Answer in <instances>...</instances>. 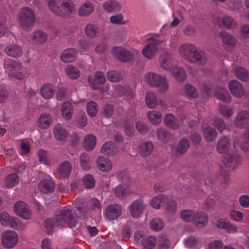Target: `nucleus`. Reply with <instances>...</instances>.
<instances>
[{
  "label": "nucleus",
  "instance_id": "nucleus-1",
  "mask_svg": "<svg viewBox=\"0 0 249 249\" xmlns=\"http://www.w3.org/2000/svg\"><path fill=\"white\" fill-rule=\"evenodd\" d=\"M145 79L149 85L158 87L160 93H164L169 89V84L165 76L154 72H149L146 75Z\"/></svg>",
  "mask_w": 249,
  "mask_h": 249
},
{
  "label": "nucleus",
  "instance_id": "nucleus-2",
  "mask_svg": "<svg viewBox=\"0 0 249 249\" xmlns=\"http://www.w3.org/2000/svg\"><path fill=\"white\" fill-rule=\"evenodd\" d=\"M56 221L60 229L66 226L71 228L75 226L76 218L71 209H64L59 211L56 214Z\"/></svg>",
  "mask_w": 249,
  "mask_h": 249
},
{
  "label": "nucleus",
  "instance_id": "nucleus-3",
  "mask_svg": "<svg viewBox=\"0 0 249 249\" xmlns=\"http://www.w3.org/2000/svg\"><path fill=\"white\" fill-rule=\"evenodd\" d=\"M48 6L54 13L58 12L60 7L68 14H73L76 11L75 5L71 0H51Z\"/></svg>",
  "mask_w": 249,
  "mask_h": 249
},
{
  "label": "nucleus",
  "instance_id": "nucleus-4",
  "mask_svg": "<svg viewBox=\"0 0 249 249\" xmlns=\"http://www.w3.org/2000/svg\"><path fill=\"white\" fill-rule=\"evenodd\" d=\"M150 42L142 51L143 55L148 59H151L158 50L159 47L165 42L164 40H158L153 37L149 39Z\"/></svg>",
  "mask_w": 249,
  "mask_h": 249
},
{
  "label": "nucleus",
  "instance_id": "nucleus-5",
  "mask_svg": "<svg viewBox=\"0 0 249 249\" xmlns=\"http://www.w3.org/2000/svg\"><path fill=\"white\" fill-rule=\"evenodd\" d=\"M111 53L114 57L122 62H127L133 60L134 54L129 51L121 46L112 48Z\"/></svg>",
  "mask_w": 249,
  "mask_h": 249
},
{
  "label": "nucleus",
  "instance_id": "nucleus-6",
  "mask_svg": "<svg viewBox=\"0 0 249 249\" xmlns=\"http://www.w3.org/2000/svg\"><path fill=\"white\" fill-rule=\"evenodd\" d=\"M102 209V205L99 201L97 199L93 198L89 200L86 204L83 207H77V209L79 212V214L81 216L85 217L87 213L90 211H95L97 210H101Z\"/></svg>",
  "mask_w": 249,
  "mask_h": 249
},
{
  "label": "nucleus",
  "instance_id": "nucleus-7",
  "mask_svg": "<svg viewBox=\"0 0 249 249\" xmlns=\"http://www.w3.org/2000/svg\"><path fill=\"white\" fill-rule=\"evenodd\" d=\"M18 237L16 232L13 231H7L1 236L2 245L7 249L14 247L17 243Z\"/></svg>",
  "mask_w": 249,
  "mask_h": 249
},
{
  "label": "nucleus",
  "instance_id": "nucleus-8",
  "mask_svg": "<svg viewBox=\"0 0 249 249\" xmlns=\"http://www.w3.org/2000/svg\"><path fill=\"white\" fill-rule=\"evenodd\" d=\"M87 80L91 88L96 90L105 83L106 77L103 72L99 71L95 73L94 76H89Z\"/></svg>",
  "mask_w": 249,
  "mask_h": 249
},
{
  "label": "nucleus",
  "instance_id": "nucleus-9",
  "mask_svg": "<svg viewBox=\"0 0 249 249\" xmlns=\"http://www.w3.org/2000/svg\"><path fill=\"white\" fill-rule=\"evenodd\" d=\"M143 201L138 199L134 201L129 207L131 216L134 218H139L142 214L145 207Z\"/></svg>",
  "mask_w": 249,
  "mask_h": 249
},
{
  "label": "nucleus",
  "instance_id": "nucleus-10",
  "mask_svg": "<svg viewBox=\"0 0 249 249\" xmlns=\"http://www.w3.org/2000/svg\"><path fill=\"white\" fill-rule=\"evenodd\" d=\"M222 160L226 168L229 167L234 169L236 165L241 163L242 160L238 153L234 152L227 155Z\"/></svg>",
  "mask_w": 249,
  "mask_h": 249
},
{
  "label": "nucleus",
  "instance_id": "nucleus-11",
  "mask_svg": "<svg viewBox=\"0 0 249 249\" xmlns=\"http://www.w3.org/2000/svg\"><path fill=\"white\" fill-rule=\"evenodd\" d=\"M15 213L25 219H29L31 217L30 210L23 201L16 202L14 207Z\"/></svg>",
  "mask_w": 249,
  "mask_h": 249
},
{
  "label": "nucleus",
  "instance_id": "nucleus-12",
  "mask_svg": "<svg viewBox=\"0 0 249 249\" xmlns=\"http://www.w3.org/2000/svg\"><path fill=\"white\" fill-rule=\"evenodd\" d=\"M122 213V206L119 204H114L107 206L105 211V215L109 220H114L118 218Z\"/></svg>",
  "mask_w": 249,
  "mask_h": 249
},
{
  "label": "nucleus",
  "instance_id": "nucleus-13",
  "mask_svg": "<svg viewBox=\"0 0 249 249\" xmlns=\"http://www.w3.org/2000/svg\"><path fill=\"white\" fill-rule=\"evenodd\" d=\"M195 45L191 43H185L181 45L179 49V54L188 61L191 60L192 56L196 51Z\"/></svg>",
  "mask_w": 249,
  "mask_h": 249
},
{
  "label": "nucleus",
  "instance_id": "nucleus-14",
  "mask_svg": "<svg viewBox=\"0 0 249 249\" xmlns=\"http://www.w3.org/2000/svg\"><path fill=\"white\" fill-rule=\"evenodd\" d=\"M231 92L235 97L241 98L245 92L244 87L242 84L236 80L231 81L229 84Z\"/></svg>",
  "mask_w": 249,
  "mask_h": 249
},
{
  "label": "nucleus",
  "instance_id": "nucleus-15",
  "mask_svg": "<svg viewBox=\"0 0 249 249\" xmlns=\"http://www.w3.org/2000/svg\"><path fill=\"white\" fill-rule=\"evenodd\" d=\"M53 133L55 138L59 141L65 142L69 136L66 128L60 124H57L53 128Z\"/></svg>",
  "mask_w": 249,
  "mask_h": 249
},
{
  "label": "nucleus",
  "instance_id": "nucleus-16",
  "mask_svg": "<svg viewBox=\"0 0 249 249\" xmlns=\"http://www.w3.org/2000/svg\"><path fill=\"white\" fill-rule=\"evenodd\" d=\"M103 7L105 11L110 14L121 10V4L116 0H107L103 3Z\"/></svg>",
  "mask_w": 249,
  "mask_h": 249
},
{
  "label": "nucleus",
  "instance_id": "nucleus-17",
  "mask_svg": "<svg viewBox=\"0 0 249 249\" xmlns=\"http://www.w3.org/2000/svg\"><path fill=\"white\" fill-rule=\"evenodd\" d=\"M189 62L192 63H198L199 65H203L208 61V56L206 53L196 48L193 55Z\"/></svg>",
  "mask_w": 249,
  "mask_h": 249
},
{
  "label": "nucleus",
  "instance_id": "nucleus-18",
  "mask_svg": "<svg viewBox=\"0 0 249 249\" xmlns=\"http://www.w3.org/2000/svg\"><path fill=\"white\" fill-rule=\"evenodd\" d=\"M53 123L52 116L48 113L41 114L37 120V125L41 129H46L50 127Z\"/></svg>",
  "mask_w": 249,
  "mask_h": 249
},
{
  "label": "nucleus",
  "instance_id": "nucleus-19",
  "mask_svg": "<svg viewBox=\"0 0 249 249\" xmlns=\"http://www.w3.org/2000/svg\"><path fill=\"white\" fill-rule=\"evenodd\" d=\"M249 124V112L247 111L240 112L234 121L235 125L240 128L245 127Z\"/></svg>",
  "mask_w": 249,
  "mask_h": 249
},
{
  "label": "nucleus",
  "instance_id": "nucleus-20",
  "mask_svg": "<svg viewBox=\"0 0 249 249\" xmlns=\"http://www.w3.org/2000/svg\"><path fill=\"white\" fill-rule=\"evenodd\" d=\"M215 22L219 26H224L228 29H233L237 26L236 22L231 17H223L221 19L217 17Z\"/></svg>",
  "mask_w": 249,
  "mask_h": 249
},
{
  "label": "nucleus",
  "instance_id": "nucleus-21",
  "mask_svg": "<svg viewBox=\"0 0 249 249\" xmlns=\"http://www.w3.org/2000/svg\"><path fill=\"white\" fill-rule=\"evenodd\" d=\"M77 52L74 48H69L65 50L60 55L61 60L64 63H70L74 60Z\"/></svg>",
  "mask_w": 249,
  "mask_h": 249
},
{
  "label": "nucleus",
  "instance_id": "nucleus-22",
  "mask_svg": "<svg viewBox=\"0 0 249 249\" xmlns=\"http://www.w3.org/2000/svg\"><path fill=\"white\" fill-rule=\"evenodd\" d=\"M164 122L166 126L174 130H177L180 127L178 119L172 114H167L164 118Z\"/></svg>",
  "mask_w": 249,
  "mask_h": 249
},
{
  "label": "nucleus",
  "instance_id": "nucleus-23",
  "mask_svg": "<svg viewBox=\"0 0 249 249\" xmlns=\"http://www.w3.org/2000/svg\"><path fill=\"white\" fill-rule=\"evenodd\" d=\"M54 187V182L50 179H44L41 181L38 186L40 191L44 194H49L53 192Z\"/></svg>",
  "mask_w": 249,
  "mask_h": 249
},
{
  "label": "nucleus",
  "instance_id": "nucleus-24",
  "mask_svg": "<svg viewBox=\"0 0 249 249\" xmlns=\"http://www.w3.org/2000/svg\"><path fill=\"white\" fill-rule=\"evenodd\" d=\"M118 151V147L111 142H105L101 149V152L106 155L113 156L116 155Z\"/></svg>",
  "mask_w": 249,
  "mask_h": 249
},
{
  "label": "nucleus",
  "instance_id": "nucleus-25",
  "mask_svg": "<svg viewBox=\"0 0 249 249\" xmlns=\"http://www.w3.org/2000/svg\"><path fill=\"white\" fill-rule=\"evenodd\" d=\"M36 21V17H19L18 22L20 27L24 30L32 28Z\"/></svg>",
  "mask_w": 249,
  "mask_h": 249
},
{
  "label": "nucleus",
  "instance_id": "nucleus-26",
  "mask_svg": "<svg viewBox=\"0 0 249 249\" xmlns=\"http://www.w3.org/2000/svg\"><path fill=\"white\" fill-rule=\"evenodd\" d=\"M97 164L100 171L107 172L110 171L112 167V163L110 160L105 157L100 156L98 157Z\"/></svg>",
  "mask_w": 249,
  "mask_h": 249
},
{
  "label": "nucleus",
  "instance_id": "nucleus-27",
  "mask_svg": "<svg viewBox=\"0 0 249 249\" xmlns=\"http://www.w3.org/2000/svg\"><path fill=\"white\" fill-rule=\"evenodd\" d=\"M62 117L67 120H70L72 116L73 110L72 105L70 102L63 103L61 108Z\"/></svg>",
  "mask_w": 249,
  "mask_h": 249
},
{
  "label": "nucleus",
  "instance_id": "nucleus-28",
  "mask_svg": "<svg viewBox=\"0 0 249 249\" xmlns=\"http://www.w3.org/2000/svg\"><path fill=\"white\" fill-rule=\"evenodd\" d=\"M194 221L197 228H203L206 225L208 221L207 215L204 213H195Z\"/></svg>",
  "mask_w": 249,
  "mask_h": 249
},
{
  "label": "nucleus",
  "instance_id": "nucleus-29",
  "mask_svg": "<svg viewBox=\"0 0 249 249\" xmlns=\"http://www.w3.org/2000/svg\"><path fill=\"white\" fill-rule=\"evenodd\" d=\"M40 93L44 98L49 99L54 94V87L51 84H44L40 89Z\"/></svg>",
  "mask_w": 249,
  "mask_h": 249
},
{
  "label": "nucleus",
  "instance_id": "nucleus-30",
  "mask_svg": "<svg viewBox=\"0 0 249 249\" xmlns=\"http://www.w3.org/2000/svg\"><path fill=\"white\" fill-rule=\"evenodd\" d=\"M231 145V142L229 139L223 136L220 138L217 144V150L218 152L224 153L226 152L229 148Z\"/></svg>",
  "mask_w": 249,
  "mask_h": 249
},
{
  "label": "nucleus",
  "instance_id": "nucleus-31",
  "mask_svg": "<svg viewBox=\"0 0 249 249\" xmlns=\"http://www.w3.org/2000/svg\"><path fill=\"white\" fill-rule=\"evenodd\" d=\"M190 147V142L187 139H182L178 144L177 148L172 147L173 152H176L180 155L185 154Z\"/></svg>",
  "mask_w": 249,
  "mask_h": 249
},
{
  "label": "nucleus",
  "instance_id": "nucleus-32",
  "mask_svg": "<svg viewBox=\"0 0 249 249\" xmlns=\"http://www.w3.org/2000/svg\"><path fill=\"white\" fill-rule=\"evenodd\" d=\"M32 38L35 43L42 44L46 41L47 35L43 31L37 30L33 33Z\"/></svg>",
  "mask_w": 249,
  "mask_h": 249
},
{
  "label": "nucleus",
  "instance_id": "nucleus-33",
  "mask_svg": "<svg viewBox=\"0 0 249 249\" xmlns=\"http://www.w3.org/2000/svg\"><path fill=\"white\" fill-rule=\"evenodd\" d=\"M96 143V138L92 134L85 136L83 143L84 147L87 151H91L95 147Z\"/></svg>",
  "mask_w": 249,
  "mask_h": 249
},
{
  "label": "nucleus",
  "instance_id": "nucleus-34",
  "mask_svg": "<svg viewBox=\"0 0 249 249\" xmlns=\"http://www.w3.org/2000/svg\"><path fill=\"white\" fill-rule=\"evenodd\" d=\"M71 171V165L69 161L63 162L58 167V174L62 177H67Z\"/></svg>",
  "mask_w": 249,
  "mask_h": 249
},
{
  "label": "nucleus",
  "instance_id": "nucleus-35",
  "mask_svg": "<svg viewBox=\"0 0 249 249\" xmlns=\"http://www.w3.org/2000/svg\"><path fill=\"white\" fill-rule=\"evenodd\" d=\"M158 138L162 142L165 143L169 142L172 137L171 132L164 128H160L157 130Z\"/></svg>",
  "mask_w": 249,
  "mask_h": 249
},
{
  "label": "nucleus",
  "instance_id": "nucleus-36",
  "mask_svg": "<svg viewBox=\"0 0 249 249\" xmlns=\"http://www.w3.org/2000/svg\"><path fill=\"white\" fill-rule=\"evenodd\" d=\"M203 133L207 142L214 141L217 138V131L215 129L210 126L203 128Z\"/></svg>",
  "mask_w": 249,
  "mask_h": 249
},
{
  "label": "nucleus",
  "instance_id": "nucleus-37",
  "mask_svg": "<svg viewBox=\"0 0 249 249\" xmlns=\"http://www.w3.org/2000/svg\"><path fill=\"white\" fill-rule=\"evenodd\" d=\"M236 76L240 80L244 82L249 81V72L241 66L236 68L234 71Z\"/></svg>",
  "mask_w": 249,
  "mask_h": 249
},
{
  "label": "nucleus",
  "instance_id": "nucleus-38",
  "mask_svg": "<svg viewBox=\"0 0 249 249\" xmlns=\"http://www.w3.org/2000/svg\"><path fill=\"white\" fill-rule=\"evenodd\" d=\"M5 53L9 56L18 57L22 53L20 48L17 45H10L5 48Z\"/></svg>",
  "mask_w": 249,
  "mask_h": 249
},
{
  "label": "nucleus",
  "instance_id": "nucleus-39",
  "mask_svg": "<svg viewBox=\"0 0 249 249\" xmlns=\"http://www.w3.org/2000/svg\"><path fill=\"white\" fill-rule=\"evenodd\" d=\"M170 71L178 81H183L185 79L186 74L185 71L181 68L175 66L172 67Z\"/></svg>",
  "mask_w": 249,
  "mask_h": 249
},
{
  "label": "nucleus",
  "instance_id": "nucleus-40",
  "mask_svg": "<svg viewBox=\"0 0 249 249\" xmlns=\"http://www.w3.org/2000/svg\"><path fill=\"white\" fill-rule=\"evenodd\" d=\"M171 59V56L169 53L165 52L162 53L160 57L161 67L166 70H170L172 68L170 66Z\"/></svg>",
  "mask_w": 249,
  "mask_h": 249
},
{
  "label": "nucleus",
  "instance_id": "nucleus-41",
  "mask_svg": "<svg viewBox=\"0 0 249 249\" xmlns=\"http://www.w3.org/2000/svg\"><path fill=\"white\" fill-rule=\"evenodd\" d=\"M4 66L5 69H9L10 71H19L22 68V65L19 62L8 59L4 61Z\"/></svg>",
  "mask_w": 249,
  "mask_h": 249
},
{
  "label": "nucleus",
  "instance_id": "nucleus-42",
  "mask_svg": "<svg viewBox=\"0 0 249 249\" xmlns=\"http://www.w3.org/2000/svg\"><path fill=\"white\" fill-rule=\"evenodd\" d=\"M94 7L90 2L87 1L83 4L79 10L80 16H86L91 14L94 11Z\"/></svg>",
  "mask_w": 249,
  "mask_h": 249
},
{
  "label": "nucleus",
  "instance_id": "nucleus-43",
  "mask_svg": "<svg viewBox=\"0 0 249 249\" xmlns=\"http://www.w3.org/2000/svg\"><path fill=\"white\" fill-rule=\"evenodd\" d=\"M153 149V143L151 142H146L140 147V152L142 156L146 157L151 154Z\"/></svg>",
  "mask_w": 249,
  "mask_h": 249
},
{
  "label": "nucleus",
  "instance_id": "nucleus-44",
  "mask_svg": "<svg viewBox=\"0 0 249 249\" xmlns=\"http://www.w3.org/2000/svg\"><path fill=\"white\" fill-rule=\"evenodd\" d=\"M157 238L155 236H150L142 240L144 249H153L157 244Z\"/></svg>",
  "mask_w": 249,
  "mask_h": 249
},
{
  "label": "nucleus",
  "instance_id": "nucleus-45",
  "mask_svg": "<svg viewBox=\"0 0 249 249\" xmlns=\"http://www.w3.org/2000/svg\"><path fill=\"white\" fill-rule=\"evenodd\" d=\"M183 90L186 95L188 97L195 98L198 96L199 93L197 89L191 84H186Z\"/></svg>",
  "mask_w": 249,
  "mask_h": 249
},
{
  "label": "nucleus",
  "instance_id": "nucleus-46",
  "mask_svg": "<svg viewBox=\"0 0 249 249\" xmlns=\"http://www.w3.org/2000/svg\"><path fill=\"white\" fill-rule=\"evenodd\" d=\"M107 77L109 81L112 82H118L123 79L121 72L114 70L108 71L107 73Z\"/></svg>",
  "mask_w": 249,
  "mask_h": 249
},
{
  "label": "nucleus",
  "instance_id": "nucleus-47",
  "mask_svg": "<svg viewBox=\"0 0 249 249\" xmlns=\"http://www.w3.org/2000/svg\"><path fill=\"white\" fill-rule=\"evenodd\" d=\"M147 106L151 108H154L157 105V99L155 94L153 92H147L145 98Z\"/></svg>",
  "mask_w": 249,
  "mask_h": 249
},
{
  "label": "nucleus",
  "instance_id": "nucleus-48",
  "mask_svg": "<svg viewBox=\"0 0 249 249\" xmlns=\"http://www.w3.org/2000/svg\"><path fill=\"white\" fill-rule=\"evenodd\" d=\"M149 121L154 124H160L161 122V114L156 110L148 112L147 114Z\"/></svg>",
  "mask_w": 249,
  "mask_h": 249
},
{
  "label": "nucleus",
  "instance_id": "nucleus-49",
  "mask_svg": "<svg viewBox=\"0 0 249 249\" xmlns=\"http://www.w3.org/2000/svg\"><path fill=\"white\" fill-rule=\"evenodd\" d=\"M219 36L222 38L224 43L230 45H235L236 42L235 37L226 32H220Z\"/></svg>",
  "mask_w": 249,
  "mask_h": 249
},
{
  "label": "nucleus",
  "instance_id": "nucleus-50",
  "mask_svg": "<svg viewBox=\"0 0 249 249\" xmlns=\"http://www.w3.org/2000/svg\"><path fill=\"white\" fill-rule=\"evenodd\" d=\"M65 71L68 76L72 79H77L80 75L79 70L71 66H68L65 69Z\"/></svg>",
  "mask_w": 249,
  "mask_h": 249
},
{
  "label": "nucleus",
  "instance_id": "nucleus-51",
  "mask_svg": "<svg viewBox=\"0 0 249 249\" xmlns=\"http://www.w3.org/2000/svg\"><path fill=\"white\" fill-rule=\"evenodd\" d=\"M167 198V196L163 194L153 197L151 202L152 207L155 209H159L160 204L166 200Z\"/></svg>",
  "mask_w": 249,
  "mask_h": 249
},
{
  "label": "nucleus",
  "instance_id": "nucleus-52",
  "mask_svg": "<svg viewBox=\"0 0 249 249\" xmlns=\"http://www.w3.org/2000/svg\"><path fill=\"white\" fill-rule=\"evenodd\" d=\"M150 228L155 231H161L164 228V222L160 218H156L153 219L150 223Z\"/></svg>",
  "mask_w": 249,
  "mask_h": 249
},
{
  "label": "nucleus",
  "instance_id": "nucleus-53",
  "mask_svg": "<svg viewBox=\"0 0 249 249\" xmlns=\"http://www.w3.org/2000/svg\"><path fill=\"white\" fill-rule=\"evenodd\" d=\"M216 97L219 100L229 103L231 102V96L228 91L225 89H222L215 93Z\"/></svg>",
  "mask_w": 249,
  "mask_h": 249
},
{
  "label": "nucleus",
  "instance_id": "nucleus-54",
  "mask_svg": "<svg viewBox=\"0 0 249 249\" xmlns=\"http://www.w3.org/2000/svg\"><path fill=\"white\" fill-rule=\"evenodd\" d=\"M79 159L81 166L83 170H88L90 168L89 157L87 154H82L80 156Z\"/></svg>",
  "mask_w": 249,
  "mask_h": 249
},
{
  "label": "nucleus",
  "instance_id": "nucleus-55",
  "mask_svg": "<svg viewBox=\"0 0 249 249\" xmlns=\"http://www.w3.org/2000/svg\"><path fill=\"white\" fill-rule=\"evenodd\" d=\"M132 233V231L130 225L128 224H125L123 226L121 234L124 240L128 241L131 237Z\"/></svg>",
  "mask_w": 249,
  "mask_h": 249
},
{
  "label": "nucleus",
  "instance_id": "nucleus-56",
  "mask_svg": "<svg viewBox=\"0 0 249 249\" xmlns=\"http://www.w3.org/2000/svg\"><path fill=\"white\" fill-rule=\"evenodd\" d=\"M83 185L87 189L93 188L95 184L94 178L90 174L87 175L83 179Z\"/></svg>",
  "mask_w": 249,
  "mask_h": 249
},
{
  "label": "nucleus",
  "instance_id": "nucleus-57",
  "mask_svg": "<svg viewBox=\"0 0 249 249\" xmlns=\"http://www.w3.org/2000/svg\"><path fill=\"white\" fill-rule=\"evenodd\" d=\"M97 104L94 101H90L87 105V110L88 114L91 117L95 116L98 112Z\"/></svg>",
  "mask_w": 249,
  "mask_h": 249
},
{
  "label": "nucleus",
  "instance_id": "nucleus-58",
  "mask_svg": "<svg viewBox=\"0 0 249 249\" xmlns=\"http://www.w3.org/2000/svg\"><path fill=\"white\" fill-rule=\"evenodd\" d=\"M212 125L214 126L220 132H222L226 128V125L223 120L219 118H213Z\"/></svg>",
  "mask_w": 249,
  "mask_h": 249
},
{
  "label": "nucleus",
  "instance_id": "nucleus-59",
  "mask_svg": "<svg viewBox=\"0 0 249 249\" xmlns=\"http://www.w3.org/2000/svg\"><path fill=\"white\" fill-rule=\"evenodd\" d=\"M45 227L47 231L50 233L54 227L59 228V226L56 224V215L53 218H48L45 221Z\"/></svg>",
  "mask_w": 249,
  "mask_h": 249
},
{
  "label": "nucleus",
  "instance_id": "nucleus-60",
  "mask_svg": "<svg viewBox=\"0 0 249 249\" xmlns=\"http://www.w3.org/2000/svg\"><path fill=\"white\" fill-rule=\"evenodd\" d=\"M18 182V177L14 173L9 174L5 180V185L8 187H13Z\"/></svg>",
  "mask_w": 249,
  "mask_h": 249
},
{
  "label": "nucleus",
  "instance_id": "nucleus-61",
  "mask_svg": "<svg viewBox=\"0 0 249 249\" xmlns=\"http://www.w3.org/2000/svg\"><path fill=\"white\" fill-rule=\"evenodd\" d=\"M85 32L87 36L93 38L96 36L98 29L94 25L88 24L85 27Z\"/></svg>",
  "mask_w": 249,
  "mask_h": 249
},
{
  "label": "nucleus",
  "instance_id": "nucleus-62",
  "mask_svg": "<svg viewBox=\"0 0 249 249\" xmlns=\"http://www.w3.org/2000/svg\"><path fill=\"white\" fill-rule=\"evenodd\" d=\"M181 218L185 221L190 222L194 220L195 213L189 210H183L180 213Z\"/></svg>",
  "mask_w": 249,
  "mask_h": 249
},
{
  "label": "nucleus",
  "instance_id": "nucleus-63",
  "mask_svg": "<svg viewBox=\"0 0 249 249\" xmlns=\"http://www.w3.org/2000/svg\"><path fill=\"white\" fill-rule=\"evenodd\" d=\"M114 191L116 196L119 198L125 197L129 194L128 191L126 188H124L122 185L117 186Z\"/></svg>",
  "mask_w": 249,
  "mask_h": 249
},
{
  "label": "nucleus",
  "instance_id": "nucleus-64",
  "mask_svg": "<svg viewBox=\"0 0 249 249\" xmlns=\"http://www.w3.org/2000/svg\"><path fill=\"white\" fill-rule=\"evenodd\" d=\"M159 244L161 249H168L170 246V242L168 237L165 234H162L160 237Z\"/></svg>",
  "mask_w": 249,
  "mask_h": 249
}]
</instances>
